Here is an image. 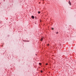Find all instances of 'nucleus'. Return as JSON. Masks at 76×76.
Instances as JSON below:
<instances>
[{"mask_svg":"<svg viewBox=\"0 0 76 76\" xmlns=\"http://www.w3.org/2000/svg\"><path fill=\"white\" fill-rule=\"evenodd\" d=\"M69 4L70 5H71V4H72V3H71V2H70V1H69Z\"/></svg>","mask_w":76,"mask_h":76,"instance_id":"f257e3e1","label":"nucleus"},{"mask_svg":"<svg viewBox=\"0 0 76 76\" xmlns=\"http://www.w3.org/2000/svg\"><path fill=\"white\" fill-rule=\"evenodd\" d=\"M31 18H32V19H34V17L33 16H32Z\"/></svg>","mask_w":76,"mask_h":76,"instance_id":"f03ea898","label":"nucleus"},{"mask_svg":"<svg viewBox=\"0 0 76 76\" xmlns=\"http://www.w3.org/2000/svg\"><path fill=\"white\" fill-rule=\"evenodd\" d=\"M43 40V38H41V41H42Z\"/></svg>","mask_w":76,"mask_h":76,"instance_id":"7ed1b4c3","label":"nucleus"},{"mask_svg":"<svg viewBox=\"0 0 76 76\" xmlns=\"http://www.w3.org/2000/svg\"><path fill=\"white\" fill-rule=\"evenodd\" d=\"M56 34H58V32H56Z\"/></svg>","mask_w":76,"mask_h":76,"instance_id":"20e7f679","label":"nucleus"},{"mask_svg":"<svg viewBox=\"0 0 76 76\" xmlns=\"http://www.w3.org/2000/svg\"><path fill=\"white\" fill-rule=\"evenodd\" d=\"M39 64L40 65H41V63H39Z\"/></svg>","mask_w":76,"mask_h":76,"instance_id":"39448f33","label":"nucleus"},{"mask_svg":"<svg viewBox=\"0 0 76 76\" xmlns=\"http://www.w3.org/2000/svg\"><path fill=\"white\" fill-rule=\"evenodd\" d=\"M38 13H39H39H40V12L39 11V12H38Z\"/></svg>","mask_w":76,"mask_h":76,"instance_id":"423d86ee","label":"nucleus"},{"mask_svg":"<svg viewBox=\"0 0 76 76\" xmlns=\"http://www.w3.org/2000/svg\"><path fill=\"white\" fill-rule=\"evenodd\" d=\"M41 73H42V71H41Z\"/></svg>","mask_w":76,"mask_h":76,"instance_id":"0eeeda50","label":"nucleus"},{"mask_svg":"<svg viewBox=\"0 0 76 76\" xmlns=\"http://www.w3.org/2000/svg\"><path fill=\"white\" fill-rule=\"evenodd\" d=\"M46 65H48V64H47V63L46 64Z\"/></svg>","mask_w":76,"mask_h":76,"instance_id":"6e6552de","label":"nucleus"},{"mask_svg":"<svg viewBox=\"0 0 76 76\" xmlns=\"http://www.w3.org/2000/svg\"><path fill=\"white\" fill-rule=\"evenodd\" d=\"M52 30H53V29H54V28H52Z\"/></svg>","mask_w":76,"mask_h":76,"instance_id":"1a4fd4ad","label":"nucleus"},{"mask_svg":"<svg viewBox=\"0 0 76 76\" xmlns=\"http://www.w3.org/2000/svg\"><path fill=\"white\" fill-rule=\"evenodd\" d=\"M48 46L49 45V44H48Z\"/></svg>","mask_w":76,"mask_h":76,"instance_id":"9d476101","label":"nucleus"}]
</instances>
